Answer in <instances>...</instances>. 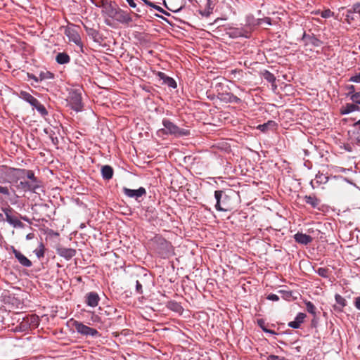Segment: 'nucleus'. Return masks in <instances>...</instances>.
<instances>
[{
    "mask_svg": "<svg viewBox=\"0 0 360 360\" xmlns=\"http://www.w3.org/2000/svg\"><path fill=\"white\" fill-rule=\"evenodd\" d=\"M162 124L165 128L160 129L159 131L164 134L174 135L177 137L188 136L190 134L189 130L180 129L174 123L167 119H164L162 120Z\"/></svg>",
    "mask_w": 360,
    "mask_h": 360,
    "instance_id": "f257e3e1",
    "label": "nucleus"
},
{
    "mask_svg": "<svg viewBox=\"0 0 360 360\" xmlns=\"http://www.w3.org/2000/svg\"><path fill=\"white\" fill-rule=\"evenodd\" d=\"M214 197L217 200L215 208L218 211H229L230 206L229 197L224 191L218 190L214 192Z\"/></svg>",
    "mask_w": 360,
    "mask_h": 360,
    "instance_id": "f03ea898",
    "label": "nucleus"
},
{
    "mask_svg": "<svg viewBox=\"0 0 360 360\" xmlns=\"http://www.w3.org/2000/svg\"><path fill=\"white\" fill-rule=\"evenodd\" d=\"M65 34L67 36L70 41L73 42L82 49L83 44L78 32L77 26L73 24L68 25L65 30Z\"/></svg>",
    "mask_w": 360,
    "mask_h": 360,
    "instance_id": "7ed1b4c3",
    "label": "nucleus"
},
{
    "mask_svg": "<svg viewBox=\"0 0 360 360\" xmlns=\"http://www.w3.org/2000/svg\"><path fill=\"white\" fill-rule=\"evenodd\" d=\"M110 16L115 18L120 23L129 24L132 22V18L130 13L120 8H112Z\"/></svg>",
    "mask_w": 360,
    "mask_h": 360,
    "instance_id": "20e7f679",
    "label": "nucleus"
},
{
    "mask_svg": "<svg viewBox=\"0 0 360 360\" xmlns=\"http://www.w3.org/2000/svg\"><path fill=\"white\" fill-rule=\"evenodd\" d=\"M10 170L12 172V175L15 178V179L13 180V181L16 182L18 179L26 176L29 179L31 180V184H35V183L37 182V178L34 176V173L32 170L14 168H10Z\"/></svg>",
    "mask_w": 360,
    "mask_h": 360,
    "instance_id": "39448f33",
    "label": "nucleus"
},
{
    "mask_svg": "<svg viewBox=\"0 0 360 360\" xmlns=\"http://www.w3.org/2000/svg\"><path fill=\"white\" fill-rule=\"evenodd\" d=\"M73 326L77 330V332L81 335H86V336H98L99 335L98 331L93 328H90L82 323L75 321L73 323Z\"/></svg>",
    "mask_w": 360,
    "mask_h": 360,
    "instance_id": "423d86ee",
    "label": "nucleus"
},
{
    "mask_svg": "<svg viewBox=\"0 0 360 360\" xmlns=\"http://www.w3.org/2000/svg\"><path fill=\"white\" fill-rule=\"evenodd\" d=\"M69 102L71 107L75 111H80L82 108V96L77 91H72L69 97Z\"/></svg>",
    "mask_w": 360,
    "mask_h": 360,
    "instance_id": "0eeeda50",
    "label": "nucleus"
},
{
    "mask_svg": "<svg viewBox=\"0 0 360 360\" xmlns=\"http://www.w3.org/2000/svg\"><path fill=\"white\" fill-rule=\"evenodd\" d=\"M3 211L6 216V221L12 225L14 228H23L24 224L20 221L17 217L11 215L12 209L10 207L4 208Z\"/></svg>",
    "mask_w": 360,
    "mask_h": 360,
    "instance_id": "6e6552de",
    "label": "nucleus"
},
{
    "mask_svg": "<svg viewBox=\"0 0 360 360\" xmlns=\"http://www.w3.org/2000/svg\"><path fill=\"white\" fill-rule=\"evenodd\" d=\"M123 193L125 195H127L129 198H135L136 200H138V198L146 194V191L143 187H140L139 188L136 190L130 189L128 188H123Z\"/></svg>",
    "mask_w": 360,
    "mask_h": 360,
    "instance_id": "1a4fd4ad",
    "label": "nucleus"
},
{
    "mask_svg": "<svg viewBox=\"0 0 360 360\" xmlns=\"http://www.w3.org/2000/svg\"><path fill=\"white\" fill-rule=\"evenodd\" d=\"M11 250L15 255V257L18 259V262L25 267H30L32 265V262L26 257L20 251L17 250L13 246H11Z\"/></svg>",
    "mask_w": 360,
    "mask_h": 360,
    "instance_id": "9d476101",
    "label": "nucleus"
},
{
    "mask_svg": "<svg viewBox=\"0 0 360 360\" xmlns=\"http://www.w3.org/2000/svg\"><path fill=\"white\" fill-rule=\"evenodd\" d=\"M159 245L160 246V251L159 253L163 257H167L172 252V244L165 239L160 238Z\"/></svg>",
    "mask_w": 360,
    "mask_h": 360,
    "instance_id": "9b49d317",
    "label": "nucleus"
},
{
    "mask_svg": "<svg viewBox=\"0 0 360 360\" xmlns=\"http://www.w3.org/2000/svg\"><path fill=\"white\" fill-rule=\"evenodd\" d=\"M56 252L59 256L64 257L67 260L72 259L76 255V250L73 248L61 247L57 248Z\"/></svg>",
    "mask_w": 360,
    "mask_h": 360,
    "instance_id": "f8f14e48",
    "label": "nucleus"
},
{
    "mask_svg": "<svg viewBox=\"0 0 360 360\" xmlns=\"http://www.w3.org/2000/svg\"><path fill=\"white\" fill-rule=\"evenodd\" d=\"M86 304L91 307H96L98 306L100 297L97 292H88L86 296Z\"/></svg>",
    "mask_w": 360,
    "mask_h": 360,
    "instance_id": "ddd939ff",
    "label": "nucleus"
},
{
    "mask_svg": "<svg viewBox=\"0 0 360 360\" xmlns=\"http://www.w3.org/2000/svg\"><path fill=\"white\" fill-rule=\"evenodd\" d=\"M157 76L160 79L162 80V83L164 84H166L168 86L174 89L176 87V82H175V80L173 78L165 75L164 72H158L157 73Z\"/></svg>",
    "mask_w": 360,
    "mask_h": 360,
    "instance_id": "4468645a",
    "label": "nucleus"
},
{
    "mask_svg": "<svg viewBox=\"0 0 360 360\" xmlns=\"http://www.w3.org/2000/svg\"><path fill=\"white\" fill-rule=\"evenodd\" d=\"M294 239L297 243L302 245H308L313 240L311 236L302 233H297L296 234H295Z\"/></svg>",
    "mask_w": 360,
    "mask_h": 360,
    "instance_id": "2eb2a0df",
    "label": "nucleus"
},
{
    "mask_svg": "<svg viewBox=\"0 0 360 360\" xmlns=\"http://www.w3.org/2000/svg\"><path fill=\"white\" fill-rule=\"evenodd\" d=\"M305 318L306 314L300 312L297 314L294 321L288 323V326L295 329L299 328L300 327L301 323H303Z\"/></svg>",
    "mask_w": 360,
    "mask_h": 360,
    "instance_id": "dca6fc26",
    "label": "nucleus"
},
{
    "mask_svg": "<svg viewBox=\"0 0 360 360\" xmlns=\"http://www.w3.org/2000/svg\"><path fill=\"white\" fill-rule=\"evenodd\" d=\"M304 200L313 208H318L321 202V200L314 195H305Z\"/></svg>",
    "mask_w": 360,
    "mask_h": 360,
    "instance_id": "f3484780",
    "label": "nucleus"
},
{
    "mask_svg": "<svg viewBox=\"0 0 360 360\" xmlns=\"http://www.w3.org/2000/svg\"><path fill=\"white\" fill-rule=\"evenodd\" d=\"M101 174L104 179L109 180L112 178L113 169L109 165H104L101 168Z\"/></svg>",
    "mask_w": 360,
    "mask_h": 360,
    "instance_id": "a211bd4d",
    "label": "nucleus"
},
{
    "mask_svg": "<svg viewBox=\"0 0 360 360\" xmlns=\"http://www.w3.org/2000/svg\"><path fill=\"white\" fill-rule=\"evenodd\" d=\"M56 60L58 64L64 65L70 61L69 55L65 52H60L56 55Z\"/></svg>",
    "mask_w": 360,
    "mask_h": 360,
    "instance_id": "6ab92c4d",
    "label": "nucleus"
},
{
    "mask_svg": "<svg viewBox=\"0 0 360 360\" xmlns=\"http://www.w3.org/2000/svg\"><path fill=\"white\" fill-rule=\"evenodd\" d=\"M261 75L264 79L271 83L273 86L276 88L277 86L276 84V77L271 72L268 70H264L261 72Z\"/></svg>",
    "mask_w": 360,
    "mask_h": 360,
    "instance_id": "aec40b11",
    "label": "nucleus"
},
{
    "mask_svg": "<svg viewBox=\"0 0 360 360\" xmlns=\"http://www.w3.org/2000/svg\"><path fill=\"white\" fill-rule=\"evenodd\" d=\"M20 97L26 102L29 103L31 105H33L37 101V99L32 96L30 93L24 91H20Z\"/></svg>",
    "mask_w": 360,
    "mask_h": 360,
    "instance_id": "412c9836",
    "label": "nucleus"
},
{
    "mask_svg": "<svg viewBox=\"0 0 360 360\" xmlns=\"http://www.w3.org/2000/svg\"><path fill=\"white\" fill-rule=\"evenodd\" d=\"M360 107L353 103H347L341 110V114L346 115L354 111H359Z\"/></svg>",
    "mask_w": 360,
    "mask_h": 360,
    "instance_id": "4be33fe9",
    "label": "nucleus"
},
{
    "mask_svg": "<svg viewBox=\"0 0 360 360\" xmlns=\"http://www.w3.org/2000/svg\"><path fill=\"white\" fill-rule=\"evenodd\" d=\"M221 100L226 101L229 103H238L240 101V99L238 98L236 96L233 95V94L228 93L224 95H222V97L221 98Z\"/></svg>",
    "mask_w": 360,
    "mask_h": 360,
    "instance_id": "5701e85b",
    "label": "nucleus"
},
{
    "mask_svg": "<svg viewBox=\"0 0 360 360\" xmlns=\"http://www.w3.org/2000/svg\"><path fill=\"white\" fill-rule=\"evenodd\" d=\"M32 106L35 108L42 116H46L48 114V112L44 105H42L38 100Z\"/></svg>",
    "mask_w": 360,
    "mask_h": 360,
    "instance_id": "b1692460",
    "label": "nucleus"
},
{
    "mask_svg": "<svg viewBox=\"0 0 360 360\" xmlns=\"http://www.w3.org/2000/svg\"><path fill=\"white\" fill-rule=\"evenodd\" d=\"M19 187H21L24 190L27 191H34L37 188H38V186L36 184H33L29 182L26 181H20V184L18 185Z\"/></svg>",
    "mask_w": 360,
    "mask_h": 360,
    "instance_id": "393cba45",
    "label": "nucleus"
},
{
    "mask_svg": "<svg viewBox=\"0 0 360 360\" xmlns=\"http://www.w3.org/2000/svg\"><path fill=\"white\" fill-rule=\"evenodd\" d=\"M167 307L169 309L178 313L181 312V311L183 310L182 307L175 301L169 302L167 304Z\"/></svg>",
    "mask_w": 360,
    "mask_h": 360,
    "instance_id": "a878e982",
    "label": "nucleus"
},
{
    "mask_svg": "<svg viewBox=\"0 0 360 360\" xmlns=\"http://www.w3.org/2000/svg\"><path fill=\"white\" fill-rule=\"evenodd\" d=\"M335 300L337 304H338V307H339L340 310H341L342 308H344L347 305V300L339 294H336L335 295Z\"/></svg>",
    "mask_w": 360,
    "mask_h": 360,
    "instance_id": "bb28decb",
    "label": "nucleus"
},
{
    "mask_svg": "<svg viewBox=\"0 0 360 360\" xmlns=\"http://www.w3.org/2000/svg\"><path fill=\"white\" fill-rule=\"evenodd\" d=\"M316 273L323 278H329L331 271L328 268L320 267L316 270Z\"/></svg>",
    "mask_w": 360,
    "mask_h": 360,
    "instance_id": "cd10ccee",
    "label": "nucleus"
},
{
    "mask_svg": "<svg viewBox=\"0 0 360 360\" xmlns=\"http://www.w3.org/2000/svg\"><path fill=\"white\" fill-rule=\"evenodd\" d=\"M257 324L258 326L262 329V330L265 333H270L272 335H275L276 332L274 330L268 329L266 327V323L263 319H258L257 320Z\"/></svg>",
    "mask_w": 360,
    "mask_h": 360,
    "instance_id": "c85d7f7f",
    "label": "nucleus"
},
{
    "mask_svg": "<svg viewBox=\"0 0 360 360\" xmlns=\"http://www.w3.org/2000/svg\"><path fill=\"white\" fill-rule=\"evenodd\" d=\"M359 18V16L355 13L352 11V8L348 9L346 14V20L349 23Z\"/></svg>",
    "mask_w": 360,
    "mask_h": 360,
    "instance_id": "c756f323",
    "label": "nucleus"
},
{
    "mask_svg": "<svg viewBox=\"0 0 360 360\" xmlns=\"http://www.w3.org/2000/svg\"><path fill=\"white\" fill-rule=\"evenodd\" d=\"M230 36L232 37H248V34H245L244 32L240 29H234L230 32Z\"/></svg>",
    "mask_w": 360,
    "mask_h": 360,
    "instance_id": "7c9ffc66",
    "label": "nucleus"
},
{
    "mask_svg": "<svg viewBox=\"0 0 360 360\" xmlns=\"http://www.w3.org/2000/svg\"><path fill=\"white\" fill-rule=\"evenodd\" d=\"M304 303H305L306 309H307V311L311 314H316V307L314 306V304L310 301H305Z\"/></svg>",
    "mask_w": 360,
    "mask_h": 360,
    "instance_id": "2f4dec72",
    "label": "nucleus"
},
{
    "mask_svg": "<svg viewBox=\"0 0 360 360\" xmlns=\"http://www.w3.org/2000/svg\"><path fill=\"white\" fill-rule=\"evenodd\" d=\"M34 253L38 258L43 257L44 255V246L43 243H40L39 248L34 250Z\"/></svg>",
    "mask_w": 360,
    "mask_h": 360,
    "instance_id": "473e14b6",
    "label": "nucleus"
},
{
    "mask_svg": "<svg viewBox=\"0 0 360 360\" xmlns=\"http://www.w3.org/2000/svg\"><path fill=\"white\" fill-rule=\"evenodd\" d=\"M316 179L318 182L321 183V184H324L328 181V177L326 175H324L323 174H320V173L317 174L316 175Z\"/></svg>",
    "mask_w": 360,
    "mask_h": 360,
    "instance_id": "72a5a7b5",
    "label": "nucleus"
},
{
    "mask_svg": "<svg viewBox=\"0 0 360 360\" xmlns=\"http://www.w3.org/2000/svg\"><path fill=\"white\" fill-rule=\"evenodd\" d=\"M308 38L310 43H311L313 45L316 46H318L319 45V43H320V41L315 38V37H311L309 36H307L306 34L304 33V36H303V39H306V38Z\"/></svg>",
    "mask_w": 360,
    "mask_h": 360,
    "instance_id": "f704fd0d",
    "label": "nucleus"
},
{
    "mask_svg": "<svg viewBox=\"0 0 360 360\" xmlns=\"http://www.w3.org/2000/svg\"><path fill=\"white\" fill-rule=\"evenodd\" d=\"M274 122L273 121H269L267 123H264L263 124H260L258 127V129H259L262 131H266L270 125H274Z\"/></svg>",
    "mask_w": 360,
    "mask_h": 360,
    "instance_id": "c9c22d12",
    "label": "nucleus"
},
{
    "mask_svg": "<svg viewBox=\"0 0 360 360\" xmlns=\"http://www.w3.org/2000/svg\"><path fill=\"white\" fill-rule=\"evenodd\" d=\"M333 14V12H332L330 9H326L321 12V16L323 18H328L332 17Z\"/></svg>",
    "mask_w": 360,
    "mask_h": 360,
    "instance_id": "e433bc0d",
    "label": "nucleus"
},
{
    "mask_svg": "<svg viewBox=\"0 0 360 360\" xmlns=\"http://www.w3.org/2000/svg\"><path fill=\"white\" fill-rule=\"evenodd\" d=\"M352 11L360 17V3L354 4L352 7Z\"/></svg>",
    "mask_w": 360,
    "mask_h": 360,
    "instance_id": "4c0bfd02",
    "label": "nucleus"
},
{
    "mask_svg": "<svg viewBox=\"0 0 360 360\" xmlns=\"http://www.w3.org/2000/svg\"><path fill=\"white\" fill-rule=\"evenodd\" d=\"M53 75L52 73H51L50 72H41L39 75L40 81H41L44 79H46V78H53Z\"/></svg>",
    "mask_w": 360,
    "mask_h": 360,
    "instance_id": "58836bf2",
    "label": "nucleus"
},
{
    "mask_svg": "<svg viewBox=\"0 0 360 360\" xmlns=\"http://www.w3.org/2000/svg\"><path fill=\"white\" fill-rule=\"evenodd\" d=\"M351 100L356 103L360 104V92H356L352 94Z\"/></svg>",
    "mask_w": 360,
    "mask_h": 360,
    "instance_id": "ea45409f",
    "label": "nucleus"
},
{
    "mask_svg": "<svg viewBox=\"0 0 360 360\" xmlns=\"http://www.w3.org/2000/svg\"><path fill=\"white\" fill-rule=\"evenodd\" d=\"M143 285L142 283L139 281H136V291L139 294L143 293Z\"/></svg>",
    "mask_w": 360,
    "mask_h": 360,
    "instance_id": "a19ab883",
    "label": "nucleus"
},
{
    "mask_svg": "<svg viewBox=\"0 0 360 360\" xmlns=\"http://www.w3.org/2000/svg\"><path fill=\"white\" fill-rule=\"evenodd\" d=\"M30 324H32L34 327H37L38 326V316L35 315L31 316Z\"/></svg>",
    "mask_w": 360,
    "mask_h": 360,
    "instance_id": "79ce46f5",
    "label": "nucleus"
},
{
    "mask_svg": "<svg viewBox=\"0 0 360 360\" xmlns=\"http://www.w3.org/2000/svg\"><path fill=\"white\" fill-rule=\"evenodd\" d=\"M164 6L167 8L169 9V11H172V12H174V13H176V12H179V11H181L183 8V6H180L179 8H176L175 6H173V8H169L167 5V3L165 1H164Z\"/></svg>",
    "mask_w": 360,
    "mask_h": 360,
    "instance_id": "37998d69",
    "label": "nucleus"
},
{
    "mask_svg": "<svg viewBox=\"0 0 360 360\" xmlns=\"http://www.w3.org/2000/svg\"><path fill=\"white\" fill-rule=\"evenodd\" d=\"M349 81L355 83H360V72L354 76L351 77Z\"/></svg>",
    "mask_w": 360,
    "mask_h": 360,
    "instance_id": "c03bdc74",
    "label": "nucleus"
},
{
    "mask_svg": "<svg viewBox=\"0 0 360 360\" xmlns=\"http://www.w3.org/2000/svg\"><path fill=\"white\" fill-rule=\"evenodd\" d=\"M267 299L269 300L274 301V302H276V301L279 300L278 296L277 295H276V294H269L267 296Z\"/></svg>",
    "mask_w": 360,
    "mask_h": 360,
    "instance_id": "a18cd8bd",
    "label": "nucleus"
},
{
    "mask_svg": "<svg viewBox=\"0 0 360 360\" xmlns=\"http://www.w3.org/2000/svg\"><path fill=\"white\" fill-rule=\"evenodd\" d=\"M0 193L4 194L5 195H9V190L7 187H4L0 186Z\"/></svg>",
    "mask_w": 360,
    "mask_h": 360,
    "instance_id": "49530a36",
    "label": "nucleus"
},
{
    "mask_svg": "<svg viewBox=\"0 0 360 360\" xmlns=\"http://www.w3.org/2000/svg\"><path fill=\"white\" fill-rule=\"evenodd\" d=\"M155 9L156 11H159V12L162 13H164V14L167 15H169V14L167 11H165L162 8H161V7H160V6H157V5H156V6L155 7Z\"/></svg>",
    "mask_w": 360,
    "mask_h": 360,
    "instance_id": "de8ad7c7",
    "label": "nucleus"
},
{
    "mask_svg": "<svg viewBox=\"0 0 360 360\" xmlns=\"http://www.w3.org/2000/svg\"><path fill=\"white\" fill-rule=\"evenodd\" d=\"M354 306L357 309L360 310V297L355 298Z\"/></svg>",
    "mask_w": 360,
    "mask_h": 360,
    "instance_id": "09e8293b",
    "label": "nucleus"
},
{
    "mask_svg": "<svg viewBox=\"0 0 360 360\" xmlns=\"http://www.w3.org/2000/svg\"><path fill=\"white\" fill-rule=\"evenodd\" d=\"M283 294V297L286 299L290 298L292 296V292L290 291H280Z\"/></svg>",
    "mask_w": 360,
    "mask_h": 360,
    "instance_id": "8fccbe9b",
    "label": "nucleus"
},
{
    "mask_svg": "<svg viewBox=\"0 0 360 360\" xmlns=\"http://www.w3.org/2000/svg\"><path fill=\"white\" fill-rule=\"evenodd\" d=\"M50 139H51L52 143L56 146L58 143V139L57 137H54L53 134H50Z\"/></svg>",
    "mask_w": 360,
    "mask_h": 360,
    "instance_id": "3c124183",
    "label": "nucleus"
},
{
    "mask_svg": "<svg viewBox=\"0 0 360 360\" xmlns=\"http://www.w3.org/2000/svg\"><path fill=\"white\" fill-rule=\"evenodd\" d=\"M127 2L129 4L130 7L135 8L136 7V4H135L134 0H126Z\"/></svg>",
    "mask_w": 360,
    "mask_h": 360,
    "instance_id": "603ef678",
    "label": "nucleus"
},
{
    "mask_svg": "<svg viewBox=\"0 0 360 360\" xmlns=\"http://www.w3.org/2000/svg\"><path fill=\"white\" fill-rule=\"evenodd\" d=\"M28 77L32 79H34L35 82H38L39 81H40L39 79V77H37L32 74H28Z\"/></svg>",
    "mask_w": 360,
    "mask_h": 360,
    "instance_id": "864d4df0",
    "label": "nucleus"
},
{
    "mask_svg": "<svg viewBox=\"0 0 360 360\" xmlns=\"http://www.w3.org/2000/svg\"><path fill=\"white\" fill-rule=\"evenodd\" d=\"M144 4L150 7H152L153 8H155V7L156 6L155 4H154L153 3L150 2V1L148 0H146Z\"/></svg>",
    "mask_w": 360,
    "mask_h": 360,
    "instance_id": "5fc2aeb1",
    "label": "nucleus"
},
{
    "mask_svg": "<svg viewBox=\"0 0 360 360\" xmlns=\"http://www.w3.org/2000/svg\"><path fill=\"white\" fill-rule=\"evenodd\" d=\"M348 89L349 91V93H352V92H354L355 91V87L353 85H350L349 87H348Z\"/></svg>",
    "mask_w": 360,
    "mask_h": 360,
    "instance_id": "6e6d98bb",
    "label": "nucleus"
},
{
    "mask_svg": "<svg viewBox=\"0 0 360 360\" xmlns=\"http://www.w3.org/2000/svg\"><path fill=\"white\" fill-rule=\"evenodd\" d=\"M33 237H34L33 233H29L27 235L26 238L29 240V239H32Z\"/></svg>",
    "mask_w": 360,
    "mask_h": 360,
    "instance_id": "4d7b16f0",
    "label": "nucleus"
},
{
    "mask_svg": "<svg viewBox=\"0 0 360 360\" xmlns=\"http://www.w3.org/2000/svg\"><path fill=\"white\" fill-rule=\"evenodd\" d=\"M4 221V214L2 213H0V222Z\"/></svg>",
    "mask_w": 360,
    "mask_h": 360,
    "instance_id": "13d9d810",
    "label": "nucleus"
},
{
    "mask_svg": "<svg viewBox=\"0 0 360 360\" xmlns=\"http://www.w3.org/2000/svg\"><path fill=\"white\" fill-rule=\"evenodd\" d=\"M91 32H89V34H97V32L93 29H91L90 30Z\"/></svg>",
    "mask_w": 360,
    "mask_h": 360,
    "instance_id": "bf43d9fd",
    "label": "nucleus"
},
{
    "mask_svg": "<svg viewBox=\"0 0 360 360\" xmlns=\"http://www.w3.org/2000/svg\"><path fill=\"white\" fill-rule=\"evenodd\" d=\"M20 218H21L22 220H24V221H29V219H28V218H27V217H22V216H21V217H20Z\"/></svg>",
    "mask_w": 360,
    "mask_h": 360,
    "instance_id": "052dcab7",
    "label": "nucleus"
},
{
    "mask_svg": "<svg viewBox=\"0 0 360 360\" xmlns=\"http://www.w3.org/2000/svg\"><path fill=\"white\" fill-rule=\"evenodd\" d=\"M354 126L356 127V126H359L360 127V120L359 121H357L356 122H355L354 124Z\"/></svg>",
    "mask_w": 360,
    "mask_h": 360,
    "instance_id": "680f3d73",
    "label": "nucleus"
},
{
    "mask_svg": "<svg viewBox=\"0 0 360 360\" xmlns=\"http://www.w3.org/2000/svg\"><path fill=\"white\" fill-rule=\"evenodd\" d=\"M147 212H150L151 213H153L154 212V209H148Z\"/></svg>",
    "mask_w": 360,
    "mask_h": 360,
    "instance_id": "e2e57ef3",
    "label": "nucleus"
},
{
    "mask_svg": "<svg viewBox=\"0 0 360 360\" xmlns=\"http://www.w3.org/2000/svg\"><path fill=\"white\" fill-rule=\"evenodd\" d=\"M357 143H360V135L356 138Z\"/></svg>",
    "mask_w": 360,
    "mask_h": 360,
    "instance_id": "0e129e2a",
    "label": "nucleus"
},
{
    "mask_svg": "<svg viewBox=\"0 0 360 360\" xmlns=\"http://www.w3.org/2000/svg\"><path fill=\"white\" fill-rule=\"evenodd\" d=\"M136 11H137V12H141V10H140L139 8H137V9H136Z\"/></svg>",
    "mask_w": 360,
    "mask_h": 360,
    "instance_id": "69168bd1",
    "label": "nucleus"
},
{
    "mask_svg": "<svg viewBox=\"0 0 360 360\" xmlns=\"http://www.w3.org/2000/svg\"><path fill=\"white\" fill-rule=\"evenodd\" d=\"M189 2H193L194 0H188Z\"/></svg>",
    "mask_w": 360,
    "mask_h": 360,
    "instance_id": "338daca9",
    "label": "nucleus"
},
{
    "mask_svg": "<svg viewBox=\"0 0 360 360\" xmlns=\"http://www.w3.org/2000/svg\"><path fill=\"white\" fill-rule=\"evenodd\" d=\"M268 20H269V19H268ZM268 24H269V25H271V22H269V21H268Z\"/></svg>",
    "mask_w": 360,
    "mask_h": 360,
    "instance_id": "774afa93",
    "label": "nucleus"
}]
</instances>
